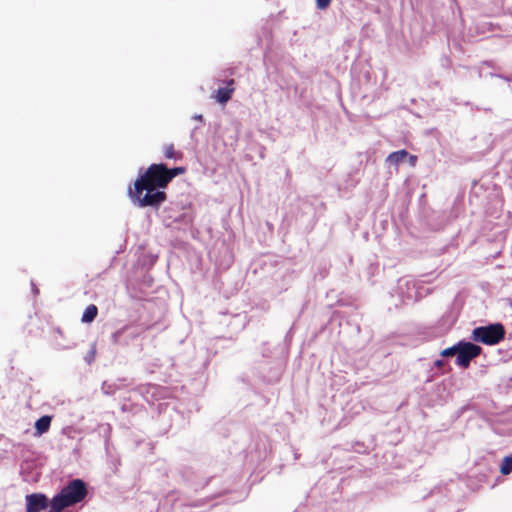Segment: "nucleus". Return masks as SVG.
I'll return each instance as SVG.
<instances>
[{
  "mask_svg": "<svg viewBox=\"0 0 512 512\" xmlns=\"http://www.w3.org/2000/svg\"><path fill=\"white\" fill-rule=\"evenodd\" d=\"M185 172V167L168 168L164 163H153L129 187V197L138 207L158 208L167 199L161 189H165L176 176Z\"/></svg>",
  "mask_w": 512,
  "mask_h": 512,
  "instance_id": "obj_1",
  "label": "nucleus"
},
{
  "mask_svg": "<svg viewBox=\"0 0 512 512\" xmlns=\"http://www.w3.org/2000/svg\"><path fill=\"white\" fill-rule=\"evenodd\" d=\"M87 494L88 489L86 483L81 479H74L53 497L51 507L55 508L57 511H63L65 508L84 500Z\"/></svg>",
  "mask_w": 512,
  "mask_h": 512,
  "instance_id": "obj_2",
  "label": "nucleus"
},
{
  "mask_svg": "<svg viewBox=\"0 0 512 512\" xmlns=\"http://www.w3.org/2000/svg\"><path fill=\"white\" fill-rule=\"evenodd\" d=\"M504 336V327L499 323L477 327L472 331V339L486 345H495L499 343Z\"/></svg>",
  "mask_w": 512,
  "mask_h": 512,
  "instance_id": "obj_3",
  "label": "nucleus"
},
{
  "mask_svg": "<svg viewBox=\"0 0 512 512\" xmlns=\"http://www.w3.org/2000/svg\"><path fill=\"white\" fill-rule=\"evenodd\" d=\"M481 347L471 342L458 343V356L457 364L461 367L467 368L470 361L481 353Z\"/></svg>",
  "mask_w": 512,
  "mask_h": 512,
  "instance_id": "obj_4",
  "label": "nucleus"
},
{
  "mask_svg": "<svg viewBox=\"0 0 512 512\" xmlns=\"http://www.w3.org/2000/svg\"><path fill=\"white\" fill-rule=\"evenodd\" d=\"M26 512H41L48 507V498L42 493L26 495Z\"/></svg>",
  "mask_w": 512,
  "mask_h": 512,
  "instance_id": "obj_5",
  "label": "nucleus"
},
{
  "mask_svg": "<svg viewBox=\"0 0 512 512\" xmlns=\"http://www.w3.org/2000/svg\"><path fill=\"white\" fill-rule=\"evenodd\" d=\"M51 422H52V417L49 415H44V416L40 417L35 422L36 435L41 436L44 433L48 432V430L50 429V426H51Z\"/></svg>",
  "mask_w": 512,
  "mask_h": 512,
  "instance_id": "obj_6",
  "label": "nucleus"
},
{
  "mask_svg": "<svg viewBox=\"0 0 512 512\" xmlns=\"http://www.w3.org/2000/svg\"><path fill=\"white\" fill-rule=\"evenodd\" d=\"M163 156L167 160H181L183 158V153L179 150H176L173 144H166L163 146Z\"/></svg>",
  "mask_w": 512,
  "mask_h": 512,
  "instance_id": "obj_7",
  "label": "nucleus"
},
{
  "mask_svg": "<svg viewBox=\"0 0 512 512\" xmlns=\"http://www.w3.org/2000/svg\"><path fill=\"white\" fill-rule=\"evenodd\" d=\"M97 315H98V308L96 307V305L90 304L86 307V309L82 315L81 321L84 323H90V322L94 321V319L97 317Z\"/></svg>",
  "mask_w": 512,
  "mask_h": 512,
  "instance_id": "obj_8",
  "label": "nucleus"
},
{
  "mask_svg": "<svg viewBox=\"0 0 512 512\" xmlns=\"http://www.w3.org/2000/svg\"><path fill=\"white\" fill-rule=\"evenodd\" d=\"M408 157V152L406 150H399L391 153L387 157V162L390 164L398 165L403 162Z\"/></svg>",
  "mask_w": 512,
  "mask_h": 512,
  "instance_id": "obj_9",
  "label": "nucleus"
},
{
  "mask_svg": "<svg viewBox=\"0 0 512 512\" xmlns=\"http://www.w3.org/2000/svg\"><path fill=\"white\" fill-rule=\"evenodd\" d=\"M500 471L503 475H509L512 472V457L507 456L503 459Z\"/></svg>",
  "mask_w": 512,
  "mask_h": 512,
  "instance_id": "obj_10",
  "label": "nucleus"
},
{
  "mask_svg": "<svg viewBox=\"0 0 512 512\" xmlns=\"http://www.w3.org/2000/svg\"><path fill=\"white\" fill-rule=\"evenodd\" d=\"M455 354L458 355V344L455 345V346L449 347L447 349H444L441 352V355L444 356V357L453 356Z\"/></svg>",
  "mask_w": 512,
  "mask_h": 512,
  "instance_id": "obj_11",
  "label": "nucleus"
},
{
  "mask_svg": "<svg viewBox=\"0 0 512 512\" xmlns=\"http://www.w3.org/2000/svg\"><path fill=\"white\" fill-rule=\"evenodd\" d=\"M332 0H316L317 8L325 10L331 3Z\"/></svg>",
  "mask_w": 512,
  "mask_h": 512,
  "instance_id": "obj_12",
  "label": "nucleus"
},
{
  "mask_svg": "<svg viewBox=\"0 0 512 512\" xmlns=\"http://www.w3.org/2000/svg\"><path fill=\"white\" fill-rule=\"evenodd\" d=\"M215 98L219 103H224V88L219 87L217 89Z\"/></svg>",
  "mask_w": 512,
  "mask_h": 512,
  "instance_id": "obj_13",
  "label": "nucleus"
},
{
  "mask_svg": "<svg viewBox=\"0 0 512 512\" xmlns=\"http://www.w3.org/2000/svg\"><path fill=\"white\" fill-rule=\"evenodd\" d=\"M124 330H125V328H122V329H119V330H117L116 332H114L112 334V341H113V343H115V344L118 343L119 338L123 334Z\"/></svg>",
  "mask_w": 512,
  "mask_h": 512,
  "instance_id": "obj_14",
  "label": "nucleus"
},
{
  "mask_svg": "<svg viewBox=\"0 0 512 512\" xmlns=\"http://www.w3.org/2000/svg\"><path fill=\"white\" fill-rule=\"evenodd\" d=\"M232 85H233V80H231L230 82H226V96H225L226 102L228 101V99L230 97V93L234 90Z\"/></svg>",
  "mask_w": 512,
  "mask_h": 512,
  "instance_id": "obj_15",
  "label": "nucleus"
},
{
  "mask_svg": "<svg viewBox=\"0 0 512 512\" xmlns=\"http://www.w3.org/2000/svg\"><path fill=\"white\" fill-rule=\"evenodd\" d=\"M408 158H409V163H410V165H411V166H415V164H416V160H417V157H416V156H414V155H410V156L408 155Z\"/></svg>",
  "mask_w": 512,
  "mask_h": 512,
  "instance_id": "obj_16",
  "label": "nucleus"
},
{
  "mask_svg": "<svg viewBox=\"0 0 512 512\" xmlns=\"http://www.w3.org/2000/svg\"><path fill=\"white\" fill-rule=\"evenodd\" d=\"M194 118L197 120H202V115H196Z\"/></svg>",
  "mask_w": 512,
  "mask_h": 512,
  "instance_id": "obj_17",
  "label": "nucleus"
},
{
  "mask_svg": "<svg viewBox=\"0 0 512 512\" xmlns=\"http://www.w3.org/2000/svg\"><path fill=\"white\" fill-rule=\"evenodd\" d=\"M436 364H437L438 366H440V365H442V362H441V361H437V362H436Z\"/></svg>",
  "mask_w": 512,
  "mask_h": 512,
  "instance_id": "obj_18",
  "label": "nucleus"
}]
</instances>
